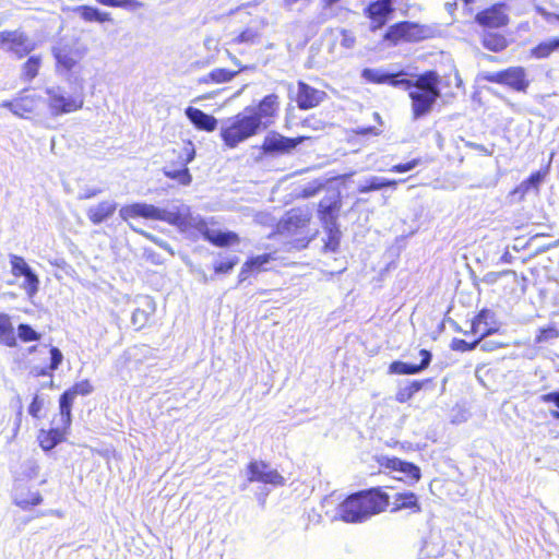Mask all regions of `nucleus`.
I'll list each match as a JSON object with an SVG mask.
<instances>
[{
  "label": "nucleus",
  "mask_w": 559,
  "mask_h": 559,
  "mask_svg": "<svg viewBox=\"0 0 559 559\" xmlns=\"http://www.w3.org/2000/svg\"><path fill=\"white\" fill-rule=\"evenodd\" d=\"M97 193H98V191H97V190L87 191V192L82 197V199H91V198H94Z\"/></svg>",
  "instance_id": "63"
},
{
  "label": "nucleus",
  "mask_w": 559,
  "mask_h": 559,
  "mask_svg": "<svg viewBox=\"0 0 559 559\" xmlns=\"http://www.w3.org/2000/svg\"><path fill=\"white\" fill-rule=\"evenodd\" d=\"M239 262L237 257L228 258L214 264L213 270L216 274H228Z\"/></svg>",
  "instance_id": "51"
},
{
  "label": "nucleus",
  "mask_w": 559,
  "mask_h": 559,
  "mask_svg": "<svg viewBox=\"0 0 559 559\" xmlns=\"http://www.w3.org/2000/svg\"><path fill=\"white\" fill-rule=\"evenodd\" d=\"M342 209V198L340 193L330 201L329 203H325L324 201H321L318 205V218L320 219L321 224L325 226H336L337 218L340 216V212Z\"/></svg>",
  "instance_id": "29"
},
{
  "label": "nucleus",
  "mask_w": 559,
  "mask_h": 559,
  "mask_svg": "<svg viewBox=\"0 0 559 559\" xmlns=\"http://www.w3.org/2000/svg\"><path fill=\"white\" fill-rule=\"evenodd\" d=\"M275 258L273 253H263L260 255L249 258L241 266L238 274V282L246 281L252 272H260L263 270L264 264L273 261Z\"/></svg>",
  "instance_id": "34"
},
{
  "label": "nucleus",
  "mask_w": 559,
  "mask_h": 559,
  "mask_svg": "<svg viewBox=\"0 0 559 559\" xmlns=\"http://www.w3.org/2000/svg\"><path fill=\"white\" fill-rule=\"evenodd\" d=\"M195 157V146L189 139H180L173 143L169 151L168 159L163 168L166 178L176 181L181 186H189L192 176L189 171L188 164Z\"/></svg>",
  "instance_id": "3"
},
{
  "label": "nucleus",
  "mask_w": 559,
  "mask_h": 559,
  "mask_svg": "<svg viewBox=\"0 0 559 559\" xmlns=\"http://www.w3.org/2000/svg\"><path fill=\"white\" fill-rule=\"evenodd\" d=\"M498 329L497 328H486L483 331H480V335H478L473 342H467L462 338H454L451 343V348L456 352H468L476 348L480 342L488 335L495 333Z\"/></svg>",
  "instance_id": "40"
},
{
  "label": "nucleus",
  "mask_w": 559,
  "mask_h": 559,
  "mask_svg": "<svg viewBox=\"0 0 559 559\" xmlns=\"http://www.w3.org/2000/svg\"><path fill=\"white\" fill-rule=\"evenodd\" d=\"M280 96L272 93L265 95L259 102L255 109L247 107L246 111L250 115V117L258 119L259 128L262 131L277 117L280 111Z\"/></svg>",
  "instance_id": "15"
},
{
  "label": "nucleus",
  "mask_w": 559,
  "mask_h": 559,
  "mask_svg": "<svg viewBox=\"0 0 559 559\" xmlns=\"http://www.w3.org/2000/svg\"><path fill=\"white\" fill-rule=\"evenodd\" d=\"M199 230L202 237L215 247H231L240 242V237L237 233L230 230H213L209 228L204 222L201 223Z\"/></svg>",
  "instance_id": "25"
},
{
  "label": "nucleus",
  "mask_w": 559,
  "mask_h": 559,
  "mask_svg": "<svg viewBox=\"0 0 559 559\" xmlns=\"http://www.w3.org/2000/svg\"><path fill=\"white\" fill-rule=\"evenodd\" d=\"M186 116L193 123V126L206 132H213L217 127V119L195 107H188Z\"/></svg>",
  "instance_id": "33"
},
{
  "label": "nucleus",
  "mask_w": 559,
  "mask_h": 559,
  "mask_svg": "<svg viewBox=\"0 0 559 559\" xmlns=\"http://www.w3.org/2000/svg\"><path fill=\"white\" fill-rule=\"evenodd\" d=\"M230 60L238 66L237 70H228L225 68H216L209 72L206 75L199 80L200 84H222L230 82L238 73L246 70L245 66L233 55H229Z\"/></svg>",
  "instance_id": "27"
},
{
  "label": "nucleus",
  "mask_w": 559,
  "mask_h": 559,
  "mask_svg": "<svg viewBox=\"0 0 559 559\" xmlns=\"http://www.w3.org/2000/svg\"><path fill=\"white\" fill-rule=\"evenodd\" d=\"M76 12L79 13L80 17L85 22H112L111 14L109 12L100 11L99 9L92 5H80L76 8Z\"/></svg>",
  "instance_id": "37"
},
{
  "label": "nucleus",
  "mask_w": 559,
  "mask_h": 559,
  "mask_svg": "<svg viewBox=\"0 0 559 559\" xmlns=\"http://www.w3.org/2000/svg\"><path fill=\"white\" fill-rule=\"evenodd\" d=\"M397 182H399V181H397V180H395V179H383V178H381L382 189H383V188H388V187H390V188H393V189H394V188H396Z\"/></svg>",
  "instance_id": "61"
},
{
  "label": "nucleus",
  "mask_w": 559,
  "mask_h": 559,
  "mask_svg": "<svg viewBox=\"0 0 559 559\" xmlns=\"http://www.w3.org/2000/svg\"><path fill=\"white\" fill-rule=\"evenodd\" d=\"M419 164H421V159L420 158H413V159H411V160H408L406 163H400V164L393 165L390 168V171L391 173H395V174L407 173V171L414 169Z\"/></svg>",
  "instance_id": "54"
},
{
  "label": "nucleus",
  "mask_w": 559,
  "mask_h": 559,
  "mask_svg": "<svg viewBox=\"0 0 559 559\" xmlns=\"http://www.w3.org/2000/svg\"><path fill=\"white\" fill-rule=\"evenodd\" d=\"M559 337V330L555 324H550L545 328H540L535 336V343L540 344L548 342L549 340Z\"/></svg>",
  "instance_id": "49"
},
{
  "label": "nucleus",
  "mask_w": 559,
  "mask_h": 559,
  "mask_svg": "<svg viewBox=\"0 0 559 559\" xmlns=\"http://www.w3.org/2000/svg\"><path fill=\"white\" fill-rule=\"evenodd\" d=\"M260 132L258 119L250 117L245 109L224 121L219 130V136L224 146L233 150Z\"/></svg>",
  "instance_id": "4"
},
{
  "label": "nucleus",
  "mask_w": 559,
  "mask_h": 559,
  "mask_svg": "<svg viewBox=\"0 0 559 559\" xmlns=\"http://www.w3.org/2000/svg\"><path fill=\"white\" fill-rule=\"evenodd\" d=\"M394 8L392 0H374L364 9V15L369 20V29L377 32L386 25Z\"/></svg>",
  "instance_id": "16"
},
{
  "label": "nucleus",
  "mask_w": 559,
  "mask_h": 559,
  "mask_svg": "<svg viewBox=\"0 0 559 559\" xmlns=\"http://www.w3.org/2000/svg\"><path fill=\"white\" fill-rule=\"evenodd\" d=\"M402 510H407L411 513L421 512V504L419 502L418 496L415 492L402 491L394 495L390 511L394 513Z\"/></svg>",
  "instance_id": "31"
},
{
  "label": "nucleus",
  "mask_w": 559,
  "mask_h": 559,
  "mask_svg": "<svg viewBox=\"0 0 559 559\" xmlns=\"http://www.w3.org/2000/svg\"><path fill=\"white\" fill-rule=\"evenodd\" d=\"M151 320V311L144 308H136L132 313V324L135 330H142L148 325Z\"/></svg>",
  "instance_id": "48"
},
{
  "label": "nucleus",
  "mask_w": 559,
  "mask_h": 559,
  "mask_svg": "<svg viewBox=\"0 0 559 559\" xmlns=\"http://www.w3.org/2000/svg\"><path fill=\"white\" fill-rule=\"evenodd\" d=\"M17 337L12 323V319L8 313H0V345L14 348L17 346Z\"/></svg>",
  "instance_id": "35"
},
{
  "label": "nucleus",
  "mask_w": 559,
  "mask_h": 559,
  "mask_svg": "<svg viewBox=\"0 0 559 559\" xmlns=\"http://www.w3.org/2000/svg\"><path fill=\"white\" fill-rule=\"evenodd\" d=\"M358 135H376L377 131L374 127L359 128L355 131Z\"/></svg>",
  "instance_id": "58"
},
{
  "label": "nucleus",
  "mask_w": 559,
  "mask_h": 559,
  "mask_svg": "<svg viewBox=\"0 0 559 559\" xmlns=\"http://www.w3.org/2000/svg\"><path fill=\"white\" fill-rule=\"evenodd\" d=\"M247 475L249 483H261L273 487H282L286 485V479L276 469L271 468L269 463L262 460H252L247 466Z\"/></svg>",
  "instance_id": "13"
},
{
  "label": "nucleus",
  "mask_w": 559,
  "mask_h": 559,
  "mask_svg": "<svg viewBox=\"0 0 559 559\" xmlns=\"http://www.w3.org/2000/svg\"><path fill=\"white\" fill-rule=\"evenodd\" d=\"M27 90H24L16 98L3 102L1 107L20 118H31L37 111L41 98L38 95L25 94Z\"/></svg>",
  "instance_id": "20"
},
{
  "label": "nucleus",
  "mask_w": 559,
  "mask_h": 559,
  "mask_svg": "<svg viewBox=\"0 0 559 559\" xmlns=\"http://www.w3.org/2000/svg\"><path fill=\"white\" fill-rule=\"evenodd\" d=\"M16 337L23 343L36 342L40 340V333L36 332L29 324L21 323L16 329Z\"/></svg>",
  "instance_id": "46"
},
{
  "label": "nucleus",
  "mask_w": 559,
  "mask_h": 559,
  "mask_svg": "<svg viewBox=\"0 0 559 559\" xmlns=\"http://www.w3.org/2000/svg\"><path fill=\"white\" fill-rule=\"evenodd\" d=\"M423 389V382L421 381H418V380H414L412 381L409 384H407L406 386L404 388H401L396 394H395V400L403 404V403H406L408 402L409 400L413 399V396Z\"/></svg>",
  "instance_id": "43"
},
{
  "label": "nucleus",
  "mask_w": 559,
  "mask_h": 559,
  "mask_svg": "<svg viewBox=\"0 0 559 559\" xmlns=\"http://www.w3.org/2000/svg\"><path fill=\"white\" fill-rule=\"evenodd\" d=\"M312 211L308 206L288 210L277 223V233L287 239L292 249L302 250L308 247L316 234L311 233Z\"/></svg>",
  "instance_id": "2"
},
{
  "label": "nucleus",
  "mask_w": 559,
  "mask_h": 559,
  "mask_svg": "<svg viewBox=\"0 0 559 559\" xmlns=\"http://www.w3.org/2000/svg\"><path fill=\"white\" fill-rule=\"evenodd\" d=\"M386 72L379 69L365 68L361 71V78L370 84H385Z\"/></svg>",
  "instance_id": "47"
},
{
  "label": "nucleus",
  "mask_w": 559,
  "mask_h": 559,
  "mask_svg": "<svg viewBox=\"0 0 559 559\" xmlns=\"http://www.w3.org/2000/svg\"><path fill=\"white\" fill-rule=\"evenodd\" d=\"M133 230L142 236H144L146 239L153 241V242H156L157 243V239L155 236H153L152 234L147 233V231H144L142 229H135L133 228Z\"/></svg>",
  "instance_id": "62"
},
{
  "label": "nucleus",
  "mask_w": 559,
  "mask_h": 559,
  "mask_svg": "<svg viewBox=\"0 0 559 559\" xmlns=\"http://www.w3.org/2000/svg\"><path fill=\"white\" fill-rule=\"evenodd\" d=\"M421 357L419 364H409L395 360L390 364L389 371L395 374H416L427 369L431 362L432 355L428 349H420Z\"/></svg>",
  "instance_id": "26"
},
{
  "label": "nucleus",
  "mask_w": 559,
  "mask_h": 559,
  "mask_svg": "<svg viewBox=\"0 0 559 559\" xmlns=\"http://www.w3.org/2000/svg\"><path fill=\"white\" fill-rule=\"evenodd\" d=\"M356 497H358L369 519L385 512L390 507V496L380 486L356 491Z\"/></svg>",
  "instance_id": "12"
},
{
  "label": "nucleus",
  "mask_w": 559,
  "mask_h": 559,
  "mask_svg": "<svg viewBox=\"0 0 559 559\" xmlns=\"http://www.w3.org/2000/svg\"><path fill=\"white\" fill-rule=\"evenodd\" d=\"M475 22L484 28L506 27L510 23L508 5L504 2H496L477 12Z\"/></svg>",
  "instance_id": "14"
},
{
  "label": "nucleus",
  "mask_w": 559,
  "mask_h": 559,
  "mask_svg": "<svg viewBox=\"0 0 559 559\" xmlns=\"http://www.w3.org/2000/svg\"><path fill=\"white\" fill-rule=\"evenodd\" d=\"M382 189L381 178L371 177L357 188L359 193H369Z\"/></svg>",
  "instance_id": "53"
},
{
  "label": "nucleus",
  "mask_w": 559,
  "mask_h": 559,
  "mask_svg": "<svg viewBox=\"0 0 559 559\" xmlns=\"http://www.w3.org/2000/svg\"><path fill=\"white\" fill-rule=\"evenodd\" d=\"M405 74L404 71L386 73L385 84L408 91L412 116L414 119H419L431 111L441 95L439 90L440 75L435 70H427L416 75L415 80H409L403 78Z\"/></svg>",
  "instance_id": "1"
},
{
  "label": "nucleus",
  "mask_w": 559,
  "mask_h": 559,
  "mask_svg": "<svg viewBox=\"0 0 559 559\" xmlns=\"http://www.w3.org/2000/svg\"><path fill=\"white\" fill-rule=\"evenodd\" d=\"M480 346L481 350L484 352H490V350H493L498 347H500L499 344H496V343H491V342H480V344L478 345Z\"/></svg>",
  "instance_id": "59"
},
{
  "label": "nucleus",
  "mask_w": 559,
  "mask_h": 559,
  "mask_svg": "<svg viewBox=\"0 0 559 559\" xmlns=\"http://www.w3.org/2000/svg\"><path fill=\"white\" fill-rule=\"evenodd\" d=\"M59 423L55 427L48 429H40L37 435L38 445L44 451H50L59 443L66 441L67 436L72 425V416H67L63 413L58 414Z\"/></svg>",
  "instance_id": "11"
},
{
  "label": "nucleus",
  "mask_w": 559,
  "mask_h": 559,
  "mask_svg": "<svg viewBox=\"0 0 559 559\" xmlns=\"http://www.w3.org/2000/svg\"><path fill=\"white\" fill-rule=\"evenodd\" d=\"M94 391V386L88 379L73 383L59 397V411L67 416H72V407L76 396H85Z\"/></svg>",
  "instance_id": "23"
},
{
  "label": "nucleus",
  "mask_w": 559,
  "mask_h": 559,
  "mask_svg": "<svg viewBox=\"0 0 559 559\" xmlns=\"http://www.w3.org/2000/svg\"><path fill=\"white\" fill-rule=\"evenodd\" d=\"M234 23L241 26L229 39L228 45H259L263 39V29L266 26L264 19L252 15L249 12H238L234 19Z\"/></svg>",
  "instance_id": "6"
},
{
  "label": "nucleus",
  "mask_w": 559,
  "mask_h": 559,
  "mask_svg": "<svg viewBox=\"0 0 559 559\" xmlns=\"http://www.w3.org/2000/svg\"><path fill=\"white\" fill-rule=\"evenodd\" d=\"M119 215L124 222H129L134 218H144V219H153L158 221L159 207L147 204V203H131L123 205L119 210Z\"/></svg>",
  "instance_id": "24"
},
{
  "label": "nucleus",
  "mask_w": 559,
  "mask_h": 559,
  "mask_svg": "<svg viewBox=\"0 0 559 559\" xmlns=\"http://www.w3.org/2000/svg\"><path fill=\"white\" fill-rule=\"evenodd\" d=\"M326 97L328 94L324 91L318 90L304 81L297 82L295 102L299 109L309 110L316 108L321 105Z\"/></svg>",
  "instance_id": "21"
},
{
  "label": "nucleus",
  "mask_w": 559,
  "mask_h": 559,
  "mask_svg": "<svg viewBox=\"0 0 559 559\" xmlns=\"http://www.w3.org/2000/svg\"><path fill=\"white\" fill-rule=\"evenodd\" d=\"M485 282L493 286V292L503 295H513L524 293L526 287V277L519 275L516 272L506 270L502 272L489 273Z\"/></svg>",
  "instance_id": "9"
},
{
  "label": "nucleus",
  "mask_w": 559,
  "mask_h": 559,
  "mask_svg": "<svg viewBox=\"0 0 559 559\" xmlns=\"http://www.w3.org/2000/svg\"><path fill=\"white\" fill-rule=\"evenodd\" d=\"M337 518L350 524L362 523L369 520L356 492L346 496L337 506Z\"/></svg>",
  "instance_id": "19"
},
{
  "label": "nucleus",
  "mask_w": 559,
  "mask_h": 559,
  "mask_svg": "<svg viewBox=\"0 0 559 559\" xmlns=\"http://www.w3.org/2000/svg\"><path fill=\"white\" fill-rule=\"evenodd\" d=\"M483 79L487 83L498 84L518 93H526L531 85L526 69L522 66L488 72Z\"/></svg>",
  "instance_id": "7"
},
{
  "label": "nucleus",
  "mask_w": 559,
  "mask_h": 559,
  "mask_svg": "<svg viewBox=\"0 0 559 559\" xmlns=\"http://www.w3.org/2000/svg\"><path fill=\"white\" fill-rule=\"evenodd\" d=\"M11 263V273L14 277L24 276V283L22 284V288L25 290L26 295L29 298H33L39 288V278L33 272L31 266L26 263L24 258L12 254L10 257Z\"/></svg>",
  "instance_id": "17"
},
{
  "label": "nucleus",
  "mask_w": 559,
  "mask_h": 559,
  "mask_svg": "<svg viewBox=\"0 0 559 559\" xmlns=\"http://www.w3.org/2000/svg\"><path fill=\"white\" fill-rule=\"evenodd\" d=\"M310 140H312L310 135L288 138L281 133L272 132L262 141L261 152L265 155L290 154L299 144Z\"/></svg>",
  "instance_id": "10"
},
{
  "label": "nucleus",
  "mask_w": 559,
  "mask_h": 559,
  "mask_svg": "<svg viewBox=\"0 0 559 559\" xmlns=\"http://www.w3.org/2000/svg\"><path fill=\"white\" fill-rule=\"evenodd\" d=\"M326 239L324 240V251L335 252L340 248L342 233L336 226H325Z\"/></svg>",
  "instance_id": "42"
},
{
  "label": "nucleus",
  "mask_w": 559,
  "mask_h": 559,
  "mask_svg": "<svg viewBox=\"0 0 559 559\" xmlns=\"http://www.w3.org/2000/svg\"><path fill=\"white\" fill-rule=\"evenodd\" d=\"M559 51V37H552L537 43L530 49V57L542 60L550 58Z\"/></svg>",
  "instance_id": "36"
},
{
  "label": "nucleus",
  "mask_w": 559,
  "mask_h": 559,
  "mask_svg": "<svg viewBox=\"0 0 559 559\" xmlns=\"http://www.w3.org/2000/svg\"><path fill=\"white\" fill-rule=\"evenodd\" d=\"M158 221L175 226L182 231L193 226V218L189 209L177 210L175 212L159 209Z\"/></svg>",
  "instance_id": "30"
},
{
  "label": "nucleus",
  "mask_w": 559,
  "mask_h": 559,
  "mask_svg": "<svg viewBox=\"0 0 559 559\" xmlns=\"http://www.w3.org/2000/svg\"><path fill=\"white\" fill-rule=\"evenodd\" d=\"M118 209L112 200H103L86 211L87 218L93 225H99L111 218Z\"/></svg>",
  "instance_id": "28"
},
{
  "label": "nucleus",
  "mask_w": 559,
  "mask_h": 559,
  "mask_svg": "<svg viewBox=\"0 0 559 559\" xmlns=\"http://www.w3.org/2000/svg\"><path fill=\"white\" fill-rule=\"evenodd\" d=\"M338 1L340 0H324V3H325V5H332V4H334V3L338 2Z\"/></svg>",
  "instance_id": "64"
},
{
  "label": "nucleus",
  "mask_w": 559,
  "mask_h": 559,
  "mask_svg": "<svg viewBox=\"0 0 559 559\" xmlns=\"http://www.w3.org/2000/svg\"><path fill=\"white\" fill-rule=\"evenodd\" d=\"M34 48L35 44L21 29H4L0 32V49L13 55L17 59L28 56Z\"/></svg>",
  "instance_id": "8"
},
{
  "label": "nucleus",
  "mask_w": 559,
  "mask_h": 559,
  "mask_svg": "<svg viewBox=\"0 0 559 559\" xmlns=\"http://www.w3.org/2000/svg\"><path fill=\"white\" fill-rule=\"evenodd\" d=\"M43 497L39 491L35 492H20L16 495L14 502L22 510H29L33 507L40 504Z\"/></svg>",
  "instance_id": "41"
},
{
  "label": "nucleus",
  "mask_w": 559,
  "mask_h": 559,
  "mask_svg": "<svg viewBox=\"0 0 559 559\" xmlns=\"http://www.w3.org/2000/svg\"><path fill=\"white\" fill-rule=\"evenodd\" d=\"M546 175V169H539L532 173L525 180H523L519 186H516L512 190V194H520L521 197H523L532 189L538 190L539 185L545 179Z\"/></svg>",
  "instance_id": "38"
},
{
  "label": "nucleus",
  "mask_w": 559,
  "mask_h": 559,
  "mask_svg": "<svg viewBox=\"0 0 559 559\" xmlns=\"http://www.w3.org/2000/svg\"><path fill=\"white\" fill-rule=\"evenodd\" d=\"M429 26L412 22L400 21L390 25L383 34V41L390 46H399L401 44H415L431 37Z\"/></svg>",
  "instance_id": "5"
},
{
  "label": "nucleus",
  "mask_w": 559,
  "mask_h": 559,
  "mask_svg": "<svg viewBox=\"0 0 559 559\" xmlns=\"http://www.w3.org/2000/svg\"><path fill=\"white\" fill-rule=\"evenodd\" d=\"M56 59L57 67L66 71H71L76 64V60L69 53L58 52L56 53Z\"/></svg>",
  "instance_id": "52"
},
{
  "label": "nucleus",
  "mask_w": 559,
  "mask_h": 559,
  "mask_svg": "<svg viewBox=\"0 0 559 559\" xmlns=\"http://www.w3.org/2000/svg\"><path fill=\"white\" fill-rule=\"evenodd\" d=\"M540 401L544 403H552L556 409L551 411V417L559 420V392H550L543 394Z\"/></svg>",
  "instance_id": "55"
},
{
  "label": "nucleus",
  "mask_w": 559,
  "mask_h": 559,
  "mask_svg": "<svg viewBox=\"0 0 559 559\" xmlns=\"http://www.w3.org/2000/svg\"><path fill=\"white\" fill-rule=\"evenodd\" d=\"M102 5L110 8H122L127 10H139L143 8V2L139 0H95Z\"/></svg>",
  "instance_id": "45"
},
{
  "label": "nucleus",
  "mask_w": 559,
  "mask_h": 559,
  "mask_svg": "<svg viewBox=\"0 0 559 559\" xmlns=\"http://www.w3.org/2000/svg\"><path fill=\"white\" fill-rule=\"evenodd\" d=\"M341 46L346 48V49H349V48H353L354 45H355V41H356V37L354 36V34L347 29H342L341 31Z\"/></svg>",
  "instance_id": "57"
},
{
  "label": "nucleus",
  "mask_w": 559,
  "mask_h": 559,
  "mask_svg": "<svg viewBox=\"0 0 559 559\" xmlns=\"http://www.w3.org/2000/svg\"><path fill=\"white\" fill-rule=\"evenodd\" d=\"M479 40L484 49L496 53L502 52L510 45V40L503 33L489 29L480 34Z\"/></svg>",
  "instance_id": "32"
},
{
  "label": "nucleus",
  "mask_w": 559,
  "mask_h": 559,
  "mask_svg": "<svg viewBox=\"0 0 559 559\" xmlns=\"http://www.w3.org/2000/svg\"><path fill=\"white\" fill-rule=\"evenodd\" d=\"M320 188L321 187L306 188V189L302 190L301 195L305 197V198L312 197V195L317 194L320 191Z\"/></svg>",
  "instance_id": "60"
},
{
  "label": "nucleus",
  "mask_w": 559,
  "mask_h": 559,
  "mask_svg": "<svg viewBox=\"0 0 559 559\" xmlns=\"http://www.w3.org/2000/svg\"><path fill=\"white\" fill-rule=\"evenodd\" d=\"M45 408V401L38 394H35L32 399V402L28 405V414L35 418L39 419L43 417V412Z\"/></svg>",
  "instance_id": "50"
},
{
  "label": "nucleus",
  "mask_w": 559,
  "mask_h": 559,
  "mask_svg": "<svg viewBox=\"0 0 559 559\" xmlns=\"http://www.w3.org/2000/svg\"><path fill=\"white\" fill-rule=\"evenodd\" d=\"M43 64L40 55L29 56L21 66V80L32 82L39 74Z\"/></svg>",
  "instance_id": "39"
},
{
  "label": "nucleus",
  "mask_w": 559,
  "mask_h": 559,
  "mask_svg": "<svg viewBox=\"0 0 559 559\" xmlns=\"http://www.w3.org/2000/svg\"><path fill=\"white\" fill-rule=\"evenodd\" d=\"M50 362L47 367V369L52 372L59 368V366L62 362L63 356L62 353L59 350V348L51 346L50 349Z\"/></svg>",
  "instance_id": "56"
},
{
  "label": "nucleus",
  "mask_w": 559,
  "mask_h": 559,
  "mask_svg": "<svg viewBox=\"0 0 559 559\" xmlns=\"http://www.w3.org/2000/svg\"><path fill=\"white\" fill-rule=\"evenodd\" d=\"M377 462L384 471L403 473L411 483H417L421 478L420 468L412 462H406L395 456H381Z\"/></svg>",
  "instance_id": "22"
},
{
  "label": "nucleus",
  "mask_w": 559,
  "mask_h": 559,
  "mask_svg": "<svg viewBox=\"0 0 559 559\" xmlns=\"http://www.w3.org/2000/svg\"><path fill=\"white\" fill-rule=\"evenodd\" d=\"M47 95L48 108L55 117L74 112L83 106V98L81 96H66L53 88H48Z\"/></svg>",
  "instance_id": "18"
},
{
  "label": "nucleus",
  "mask_w": 559,
  "mask_h": 559,
  "mask_svg": "<svg viewBox=\"0 0 559 559\" xmlns=\"http://www.w3.org/2000/svg\"><path fill=\"white\" fill-rule=\"evenodd\" d=\"M492 317V313L488 309L480 310L472 320L471 330L468 333L480 335V331L486 328H491L488 320Z\"/></svg>",
  "instance_id": "44"
}]
</instances>
